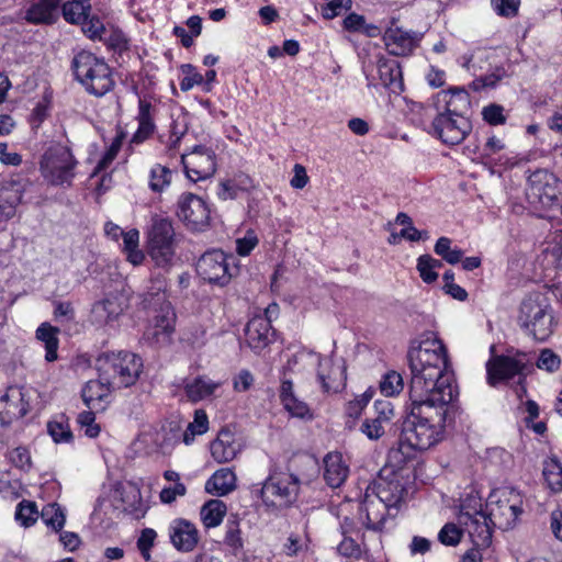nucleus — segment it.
I'll use <instances>...</instances> for the list:
<instances>
[{"label":"nucleus","instance_id":"7","mask_svg":"<svg viewBox=\"0 0 562 562\" xmlns=\"http://www.w3.org/2000/svg\"><path fill=\"white\" fill-rule=\"evenodd\" d=\"M165 280L156 279L150 290L144 295V307L155 313L153 317L151 336L157 341H169L171 334L175 331L176 313L167 300L165 293Z\"/></svg>","mask_w":562,"mask_h":562},{"label":"nucleus","instance_id":"25","mask_svg":"<svg viewBox=\"0 0 562 562\" xmlns=\"http://www.w3.org/2000/svg\"><path fill=\"white\" fill-rule=\"evenodd\" d=\"M279 397L284 409L292 417L305 420H312L314 418L313 411L310 406L295 395L294 385L291 380L283 379L281 381Z\"/></svg>","mask_w":562,"mask_h":562},{"label":"nucleus","instance_id":"36","mask_svg":"<svg viewBox=\"0 0 562 562\" xmlns=\"http://www.w3.org/2000/svg\"><path fill=\"white\" fill-rule=\"evenodd\" d=\"M59 328L50 325L49 323H42L35 333L36 338L43 342L45 348V360L53 362L57 360L58 355V339Z\"/></svg>","mask_w":562,"mask_h":562},{"label":"nucleus","instance_id":"21","mask_svg":"<svg viewBox=\"0 0 562 562\" xmlns=\"http://www.w3.org/2000/svg\"><path fill=\"white\" fill-rule=\"evenodd\" d=\"M169 538L172 546L180 552H191L199 542V531L191 521L179 518L169 526Z\"/></svg>","mask_w":562,"mask_h":562},{"label":"nucleus","instance_id":"34","mask_svg":"<svg viewBox=\"0 0 562 562\" xmlns=\"http://www.w3.org/2000/svg\"><path fill=\"white\" fill-rule=\"evenodd\" d=\"M122 313L120 304L113 299H104L92 306L90 321L93 325L102 327L114 322Z\"/></svg>","mask_w":562,"mask_h":562},{"label":"nucleus","instance_id":"35","mask_svg":"<svg viewBox=\"0 0 562 562\" xmlns=\"http://www.w3.org/2000/svg\"><path fill=\"white\" fill-rule=\"evenodd\" d=\"M61 0H40L33 3L25 13V20L32 24H50L55 21V12Z\"/></svg>","mask_w":562,"mask_h":562},{"label":"nucleus","instance_id":"19","mask_svg":"<svg viewBox=\"0 0 562 562\" xmlns=\"http://www.w3.org/2000/svg\"><path fill=\"white\" fill-rule=\"evenodd\" d=\"M317 380L325 393H337L342 390L346 384V367L344 361L319 357Z\"/></svg>","mask_w":562,"mask_h":562},{"label":"nucleus","instance_id":"52","mask_svg":"<svg viewBox=\"0 0 562 562\" xmlns=\"http://www.w3.org/2000/svg\"><path fill=\"white\" fill-rule=\"evenodd\" d=\"M206 331L201 325L189 326L182 334V341L191 346L192 348L202 347L205 341Z\"/></svg>","mask_w":562,"mask_h":562},{"label":"nucleus","instance_id":"11","mask_svg":"<svg viewBox=\"0 0 562 562\" xmlns=\"http://www.w3.org/2000/svg\"><path fill=\"white\" fill-rule=\"evenodd\" d=\"M522 503L520 492L514 487L494 490L488 496L487 504L493 525L503 530L513 528L524 512Z\"/></svg>","mask_w":562,"mask_h":562},{"label":"nucleus","instance_id":"43","mask_svg":"<svg viewBox=\"0 0 562 562\" xmlns=\"http://www.w3.org/2000/svg\"><path fill=\"white\" fill-rule=\"evenodd\" d=\"M47 432L56 443H69L74 439L69 424L67 420H64V416H60V420L54 419L48 422Z\"/></svg>","mask_w":562,"mask_h":562},{"label":"nucleus","instance_id":"16","mask_svg":"<svg viewBox=\"0 0 562 562\" xmlns=\"http://www.w3.org/2000/svg\"><path fill=\"white\" fill-rule=\"evenodd\" d=\"M177 216L189 228L200 231L209 225L210 209L202 198L186 193L179 199Z\"/></svg>","mask_w":562,"mask_h":562},{"label":"nucleus","instance_id":"24","mask_svg":"<svg viewBox=\"0 0 562 562\" xmlns=\"http://www.w3.org/2000/svg\"><path fill=\"white\" fill-rule=\"evenodd\" d=\"M491 518L492 516L490 513L483 512L480 515L460 524L468 531L473 546L487 548L491 544L493 533L492 528L495 527L493 525V519Z\"/></svg>","mask_w":562,"mask_h":562},{"label":"nucleus","instance_id":"38","mask_svg":"<svg viewBox=\"0 0 562 562\" xmlns=\"http://www.w3.org/2000/svg\"><path fill=\"white\" fill-rule=\"evenodd\" d=\"M41 517L45 525L56 532L60 531L66 522V515L57 503L46 504L42 509Z\"/></svg>","mask_w":562,"mask_h":562},{"label":"nucleus","instance_id":"44","mask_svg":"<svg viewBox=\"0 0 562 562\" xmlns=\"http://www.w3.org/2000/svg\"><path fill=\"white\" fill-rule=\"evenodd\" d=\"M542 474L551 491L555 493L562 491V465L559 461L546 462Z\"/></svg>","mask_w":562,"mask_h":562},{"label":"nucleus","instance_id":"55","mask_svg":"<svg viewBox=\"0 0 562 562\" xmlns=\"http://www.w3.org/2000/svg\"><path fill=\"white\" fill-rule=\"evenodd\" d=\"M94 420L95 415L93 409L81 412L77 418L78 424L86 428L85 434L90 438H95L100 432V427L94 423Z\"/></svg>","mask_w":562,"mask_h":562},{"label":"nucleus","instance_id":"63","mask_svg":"<svg viewBox=\"0 0 562 562\" xmlns=\"http://www.w3.org/2000/svg\"><path fill=\"white\" fill-rule=\"evenodd\" d=\"M351 5V0H331L324 9L323 16L328 20L334 19L339 15L342 10H349Z\"/></svg>","mask_w":562,"mask_h":562},{"label":"nucleus","instance_id":"4","mask_svg":"<svg viewBox=\"0 0 562 562\" xmlns=\"http://www.w3.org/2000/svg\"><path fill=\"white\" fill-rule=\"evenodd\" d=\"M71 68L75 78L83 86L86 91L95 97H102L114 87V79L110 66L103 58L91 52L81 50L75 55Z\"/></svg>","mask_w":562,"mask_h":562},{"label":"nucleus","instance_id":"60","mask_svg":"<svg viewBox=\"0 0 562 562\" xmlns=\"http://www.w3.org/2000/svg\"><path fill=\"white\" fill-rule=\"evenodd\" d=\"M560 366V358L557 353H554L550 349H544L541 351L538 360L537 367L539 369L547 370L549 372L555 371Z\"/></svg>","mask_w":562,"mask_h":562},{"label":"nucleus","instance_id":"57","mask_svg":"<svg viewBox=\"0 0 562 562\" xmlns=\"http://www.w3.org/2000/svg\"><path fill=\"white\" fill-rule=\"evenodd\" d=\"M53 314L56 322L63 324L72 322L75 319V310L70 302L55 301L53 302Z\"/></svg>","mask_w":562,"mask_h":562},{"label":"nucleus","instance_id":"13","mask_svg":"<svg viewBox=\"0 0 562 562\" xmlns=\"http://www.w3.org/2000/svg\"><path fill=\"white\" fill-rule=\"evenodd\" d=\"M229 261H234L233 256H227L222 250L206 251L196 262V272L210 283L225 285L234 276Z\"/></svg>","mask_w":562,"mask_h":562},{"label":"nucleus","instance_id":"3","mask_svg":"<svg viewBox=\"0 0 562 562\" xmlns=\"http://www.w3.org/2000/svg\"><path fill=\"white\" fill-rule=\"evenodd\" d=\"M445 94H450L446 101V111L439 113L432 121V128L440 140L447 145L460 144L472 130L470 120L464 116L457 105L468 108L470 104L469 94L459 88H451Z\"/></svg>","mask_w":562,"mask_h":562},{"label":"nucleus","instance_id":"58","mask_svg":"<svg viewBox=\"0 0 562 562\" xmlns=\"http://www.w3.org/2000/svg\"><path fill=\"white\" fill-rule=\"evenodd\" d=\"M361 431L371 440L380 439L385 430L384 423H382L376 417L366 418V420L361 425Z\"/></svg>","mask_w":562,"mask_h":562},{"label":"nucleus","instance_id":"5","mask_svg":"<svg viewBox=\"0 0 562 562\" xmlns=\"http://www.w3.org/2000/svg\"><path fill=\"white\" fill-rule=\"evenodd\" d=\"M78 164L69 145L53 143L41 157L40 170L48 184L70 188Z\"/></svg>","mask_w":562,"mask_h":562},{"label":"nucleus","instance_id":"10","mask_svg":"<svg viewBox=\"0 0 562 562\" xmlns=\"http://www.w3.org/2000/svg\"><path fill=\"white\" fill-rule=\"evenodd\" d=\"M300 479L289 472H272L259 490L263 504L277 509L289 508L297 499Z\"/></svg>","mask_w":562,"mask_h":562},{"label":"nucleus","instance_id":"9","mask_svg":"<svg viewBox=\"0 0 562 562\" xmlns=\"http://www.w3.org/2000/svg\"><path fill=\"white\" fill-rule=\"evenodd\" d=\"M519 322L535 339L547 340L554 328L552 308L547 299L540 293L527 296L520 305Z\"/></svg>","mask_w":562,"mask_h":562},{"label":"nucleus","instance_id":"41","mask_svg":"<svg viewBox=\"0 0 562 562\" xmlns=\"http://www.w3.org/2000/svg\"><path fill=\"white\" fill-rule=\"evenodd\" d=\"M442 267V262L430 255H422L417 260V270L425 283H432L438 279L436 269Z\"/></svg>","mask_w":562,"mask_h":562},{"label":"nucleus","instance_id":"42","mask_svg":"<svg viewBox=\"0 0 562 562\" xmlns=\"http://www.w3.org/2000/svg\"><path fill=\"white\" fill-rule=\"evenodd\" d=\"M90 5L80 0L67 1L63 5V15L67 22L79 24L88 18Z\"/></svg>","mask_w":562,"mask_h":562},{"label":"nucleus","instance_id":"22","mask_svg":"<svg viewBox=\"0 0 562 562\" xmlns=\"http://www.w3.org/2000/svg\"><path fill=\"white\" fill-rule=\"evenodd\" d=\"M181 387L189 402L198 403L213 396L221 387V382L202 374L184 378L181 382Z\"/></svg>","mask_w":562,"mask_h":562},{"label":"nucleus","instance_id":"59","mask_svg":"<svg viewBox=\"0 0 562 562\" xmlns=\"http://www.w3.org/2000/svg\"><path fill=\"white\" fill-rule=\"evenodd\" d=\"M493 9L501 16H515L518 12L520 0H491Z\"/></svg>","mask_w":562,"mask_h":562},{"label":"nucleus","instance_id":"15","mask_svg":"<svg viewBox=\"0 0 562 562\" xmlns=\"http://www.w3.org/2000/svg\"><path fill=\"white\" fill-rule=\"evenodd\" d=\"M367 490L373 492L374 495L391 505L393 508L404 499L407 494L406 482L396 471L383 470Z\"/></svg>","mask_w":562,"mask_h":562},{"label":"nucleus","instance_id":"26","mask_svg":"<svg viewBox=\"0 0 562 562\" xmlns=\"http://www.w3.org/2000/svg\"><path fill=\"white\" fill-rule=\"evenodd\" d=\"M376 71L381 85L395 94L404 91V82L401 65L395 59H389L383 56L378 58Z\"/></svg>","mask_w":562,"mask_h":562},{"label":"nucleus","instance_id":"8","mask_svg":"<svg viewBox=\"0 0 562 562\" xmlns=\"http://www.w3.org/2000/svg\"><path fill=\"white\" fill-rule=\"evenodd\" d=\"M176 233L170 220L155 216L147 232V252L155 266L169 269L176 257Z\"/></svg>","mask_w":562,"mask_h":562},{"label":"nucleus","instance_id":"39","mask_svg":"<svg viewBox=\"0 0 562 562\" xmlns=\"http://www.w3.org/2000/svg\"><path fill=\"white\" fill-rule=\"evenodd\" d=\"M341 536L342 539L337 546L338 553L345 558L359 560L363 552L362 547L350 535L345 525L341 526Z\"/></svg>","mask_w":562,"mask_h":562},{"label":"nucleus","instance_id":"51","mask_svg":"<svg viewBox=\"0 0 562 562\" xmlns=\"http://www.w3.org/2000/svg\"><path fill=\"white\" fill-rule=\"evenodd\" d=\"M15 519L25 527L35 522L37 519V509L35 504L26 501L21 502L15 512Z\"/></svg>","mask_w":562,"mask_h":562},{"label":"nucleus","instance_id":"27","mask_svg":"<svg viewBox=\"0 0 562 562\" xmlns=\"http://www.w3.org/2000/svg\"><path fill=\"white\" fill-rule=\"evenodd\" d=\"M241 446L235 434L228 428H222L216 439L211 443V454L218 463L229 462L240 452Z\"/></svg>","mask_w":562,"mask_h":562},{"label":"nucleus","instance_id":"45","mask_svg":"<svg viewBox=\"0 0 562 562\" xmlns=\"http://www.w3.org/2000/svg\"><path fill=\"white\" fill-rule=\"evenodd\" d=\"M171 182V170L165 166L156 165L150 170L149 188L154 192H161Z\"/></svg>","mask_w":562,"mask_h":562},{"label":"nucleus","instance_id":"50","mask_svg":"<svg viewBox=\"0 0 562 562\" xmlns=\"http://www.w3.org/2000/svg\"><path fill=\"white\" fill-rule=\"evenodd\" d=\"M403 378L400 373L392 371L384 375L380 389L386 396L398 394L403 390Z\"/></svg>","mask_w":562,"mask_h":562},{"label":"nucleus","instance_id":"53","mask_svg":"<svg viewBox=\"0 0 562 562\" xmlns=\"http://www.w3.org/2000/svg\"><path fill=\"white\" fill-rule=\"evenodd\" d=\"M482 116L490 125H503L506 123L504 108L499 104L492 103L483 108Z\"/></svg>","mask_w":562,"mask_h":562},{"label":"nucleus","instance_id":"20","mask_svg":"<svg viewBox=\"0 0 562 562\" xmlns=\"http://www.w3.org/2000/svg\"><path fill=\"white\" fill-rule=\"evenodd\" d=\"M392 509L393 507L391 505L374 495L373 492L366 490L360 513H364L366 515L364 524L368 529L381 531L386 518L392 515Z\"/></svg>","mask_w":562,"mask_h":562},{"label":"nucleus","instance_id":"30","mask_svg":"<svg viewBox=\"0 0 562 562\" xmlns=\"http://www.w3.org/2000/svg\"><path fill=\"white\" fill-rule=\"evenodd\" d=\"M349 468L339 452H329L324 458V480L333 488L339 487L348 477Z\"/></svg>","mask_w":562,"mask_h":562},{"label":"nucleus","instance_id":"54","mask_svg":"<svg viewBox=\"0 0 562 562\" xmlns=\"http://www.w3.org/2000/svg\"><path fill=\"white\" fill-rule=\"evenodd\" d=\"M181 70L183 74H186V77L180 82V88L182 91H189L194 86L202 85L204 82L203 76L196 72L192 65H182Z\"/></svg>","mask_w":562,"mask_h":562},{"label":"nucleus","instance_id":"1","mask_svg":"<svg viewBox=\"0 0 562 562\" xmlns=\"http://www.w3.org/2000/svg\"><path fill=\"white\" fill-rule=\"evenodd\" d=\"M407 360L412 374L409 400L420 402L436 397L441 402L453 401L457 387L447 348L434 333L424 334L417 346L409 348Z\"/></svg>","mask_w":562,"mask_h":562},{"label":"nucleus","instance_id":"47","mask_svg":"<svg viewBox=\"0 0 562 562\" xmlns=\"http://www.w3.org/2000/svg\"><path fill=\"white\" fill-rule=\"evenodd\" d=\"M463 529L453 522H447L438 532V541L447 547H456L460 543Z\"/></svg>","mask_w":562,"mask_h":562},{"label":"nucleus","instance_id":"62","mask_svg":"<svg viewBox=\"0 0 562 562\" xmlns=\"http://www.w3.org/2000/svg\"><path fill=\"white\" fill-rule=\"evenodd\" d=\"M187 493V487L183 483H177L175 486L164 487L160 492V501L164 504H171L176 501L178 496H184Z\"/></svg>","mask_w":562,"mask_h":562},{"label":"nucleus","instance_id":"28","mask_svg":"<svg viewBox=\"0 0 562 562\" xmlns=\"http://www.w3.org/2000/svg\"><path fill=\"white\" fill-rule=\"evenodd\" d=\"M157 109L146 99L138 100V113L136 121L138 127L131 138V144H142L154 134L156 130L155 115Z\"/></svg>","mask_w":562,"mask_h":562},{"label":"nucleus","instance_id":"32","mask_svg":"<svg viewBox=\"0 0 562 562\" xmlns=\"http://www.w3.org/2000/svg\"><path fill=\"white\" fill-rule=\"evenodd\" d=\"M383 41L387 52L393 56H407L415 47L413 37L400 29H389L383 35Z\"/></svg>","mask_w":562,"mask_h":562},{"label":"nucleus","instance_id":"23","mask_svg":"<svg viewBox=\"0 0 562 562\" xmlns=\"http://www.w3.org/2000/svg\"><path fill=\"white\" fill-rule=\"evenodd\" d=\"M271 319L267 316L257 315L246 325L245 336L248 346L254 350H262L271 341Z\"/></svg>","mask_w":562,"mask_h":562},{"label":"nucleus","instance_id":"31","mask_svg":"<svg viewBox=\"0 0 562 562\" xmlns=\"http://www.w3.org/2000/svg\"><path fill=\"white\" fill-rule=\"evenodd\" d=\"M112 385L99 375V380L88 381L81 390V397L89 409H102Z\"/></svg>","mask_w":562,"mask_h":562},{"label":"nucleus","instance_id":"12","mask_svg":"<svg viewBox=\"0 0 562 562\" xmlns=\"http://www.w3.org/2000/svg\"><path fill=\"white\" fill-rule=\"evenodd\" d=\"M531 366L529 356L524 352H517L515 356L492 357L486 363L487 382L495 386L497 383L508 381L516 375H525Z\"/></svg>","mask_w":562,"mask_h":562},{"label":"nucleus","instance_id":"6","mask_svg":"<svg viewBox=\"0 0 562 562\" xmlns=\"http://www.w3.org/2000/svg\"><path fill=\"white\" fill-rule=\"evenodd\" d=\"M97 362L100 376L110 382L113 389L135 384L143 370L142 358L130 351L106 352Z\"/></svg>","mask_w":562,"mask_h":562},{"label":"nucleus","instance_id":"40","mask_svg":"<svg viewBox=\"0 0 562 562\" xmlns=\"http://www.w3.org/2000/svg\"><path fill=\"white\" fill-rule=\"evenodd\" d=\"M209 429V418L203 409L194 413V419L190 423L183 432V442L190 445L194 441L195 436L203 435Z\"/></svg>","mask_w":562,"mask_h":562},{"label":"nucleus","instance_id":"14","mask_svg":"<svg viewBox=\"0 0 562 562\" xmlns=\"http://www.w3.org/2000/svg\"><path fill=\"white\" fill-rule=\"evenodd\" d=\"M559 179L546 169H538L528 177L527 196L531 203L549 209L558 202Z\"/></svg>","mask_w":562,"mask_h":562},{"label":"nucleus","instance_id":"49","mask_svg":"<svg viewBox=\"0 0 562 562\" xmlns=\"http://www.w3.org/2000/svg\"><path fill=\"white\" fill-rule=\"evenodd\" d=\"M224 542L235 551L240 550L243 548L239 524L236 516H233L226 522V533Z\"/></svg>","mask_w":562,"mask_h":562},{"label":"nucleus","instance_id":"46","mask_svg":"<svg viewBox=\"0 0 562 562\" xmlns=\"http://www.w3.org/2000/svg\"><path fill=\"white\" fill-rule=\"evenodd\" d=\"M483 513V504L480 497L468 496L461 502L458 515L459 522L467 521Z\"/></svg>","mask_w":562,"mask_h":562},{"label":"nucleus","instance_id":"18","mask_svg":"<svg viewBox=\"0 0 562 562\" xmlns=\"http://www.w3.org/2000/svg\"><path fill=\"white\" fill-rule=\"evenodd\" d=\"M29 403L21 387L10 386L0 395V426L7 427L27 414Z\"/></svg>","mask_w":562,"mask_h":562},{"label":"nucleus","instance_id":"2","mask_svg":"<svg viewBox=\"0 0 562 562\" xmlns=\"http://www.w3.org/2000/svg\"><path fill=\"white\" fill-rule=\"evenodd\" d=\"M450 403L436 397L420 402L411 400V409L402 422L398 447L389 453L394 467L401 468L415 458L417 451L427 450L442 440Z\"/></svg>","mask_w":562,"mask_h":562},{"label":"nucleus","instance_id":"48","mask_svg":"<svg viewBox=\"0 0 562 562\" xmlns=\"http://www.w3.org/2000/svg\"><path fill=\"white\" fill-rule=\"evenodd\" d=\"M157 532L153 528H145L136 541V547L145 561L151 559L150 550L155 546Z\"/></svg>","mask_w":562,"mask_h":562},{"label":"nucleus","instance_id":"56","mask_svg":"<svg viewBox=\"0 0 562 562\" xmlns=\"http://www.w3.org/2000/svg\"><path fill=\"white\" fill-rule=\"evenodd\" d=\"M11 463L23 471L30 470L32 465L30 451L25 447H16L9 454Z\"/></svg>","mask_w":562,"mask_h":562},{"label":"nucleus","instance_id":"33","mask_svg":"<svg viewBox=\"0 0 562 562\" xmlns=\"http://www.w3.org/2000/svg\"><path fill=\"white\" fill-rule=\"evenodd\" d=\"M236 488V475L228 468H222L213 473L205 483V491L217 496H225Z\"/></svg>","mask_w":562,"mask_h":562},{"label":"nucleus","instance_id":"61","mask_svg":"<svg viewBox=\"0 0 562 562\" xmlns=\"http://www.w3.org/2000/svg\"><path fill=\"white\" fill-rule=\"evenodd\" d=\"M123 142V136L119 135L114 138L111 146L108 148L101 160L98 162L97 169L103 170L115 159Z\"/></svg>","mask_w":562,"mask_h":562},{"label":"nucleus","instance_id":"29","mask_svg":"<svg viewBox=\"0 0 562 562\" xmlns=\"http://www.w3.org/2000/svg\"><path fill=\"white\" fill-rule=\"evenodd\" d=\"M22 196L23 190L19 182L7 181L0 186V224L14 217Z\"/></svg>","mask_w":562,"mask_h":562},{"label":"nucleus","instance_id":"64","mask_svg":"<svg viewBox=\"0 0 562 562\" xmlns=\"http://www.w3.org/2000/svg\"><path fill=\"white\" fill-rule=\"evenodd\" d=\"M81 24L83 33L92 40L101 37V33L104 31L103 23L99 19L92 18L88 20L87 18Z\"/></svg>","mask_w":562,"mask_h":562},{"label":"nucleus","instance_id":"17","mask_svg":"<svg viewBox=\"0 0 562 562\" xmlns=\"http://www.w3.org/2000/svg\"><path fill=\"white\" fill-rule=\"evenodd\" d=\"M181 161L187 177L193 182L212 177L216 170L214 153L204 146H195L191 153L181 156Z\"/></svg>","mask_w":562,"mask_h":562},{"label":"nucleus","instance_id":"37","mask_svg":"<svg viewBox=\"0 0 562 562\" xmlns=\"http://www.w3.org/2000/svg\"><path fill=\"white\" fill-rule=\"evenodd\" d=\"M227 507L226 504L221 499H211L206 502L201 508V519L206 528L217 527L225 514Z\"/></svg>","mask_w":562,"mask_h":562}]
</instances>
